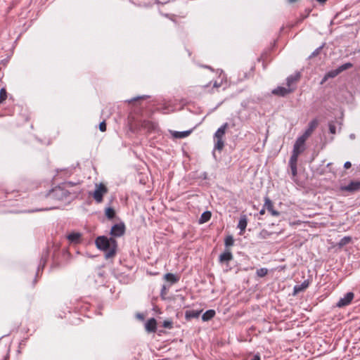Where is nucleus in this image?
I'll return each instance as SVG.
<instances>
[{
  "label": "nucleus",
  "mask_w": 360,
  "mask_h": 360,
  "mask_svg": "<svg viewBox=\"0 0 360 360\" xmlns=\"http://www.w3.org/2000/svg\"><path fill=\"white\" fill-rule=\"evenodd\" d=\"M96 244L98 248L106 252L107 258L112 257L115 255L117 243L114 238L99 236L96 240Z\"/></svg>",
  "instance_id": "f257e3e1"
},
{
  "label": "nucleus",
  "mask_w": 360,
  "mask_h": 360,
  "mask_svg": "<svg viewBox=\"0 0 360 360\" xmlns=\"http://www.w3.org/2000/svg\"><path fill=\"white\" fill-rule=\"evenodd\" d=\"M264 213H265V210H264V209L261 210H260V212H259V214H260L261 215L264 214Z\"/></svg>",
  "instance_id": "c9c22d12"
},
{
  "label": "nucleus",
  "mask_w": 360,
  "mask_h": 360,
  "mask_svg": "<svg viewBox=\"0 0 360 360\" xmlns=\"http://www.w3.org/2000/svg\"><path fill=\"white\" fill-rule=\"evenodd\" d=\"M300 78V73L297 72L295 75H290L287 78V86L291 88V86L296 83Z\"/></svg>",
  "instance_id": "dca6fc26"
},
{
  "label": "nucleus",
  "mask_w": 360,
  "mask_h": 360,
  "mask_svg": "<svg viewBox=\"0 0 360 360\" xmlns=\"http://www.w3.org/2000/svg\"><path fill=\"white\" fill-rule=\"evenodd\" d=\"M264 207L267 209L268 211L271 212L273 216H278L280 214L278 211L274 210L273 203L271 200L267 197H266L264 199Z\"/></svg>",
  "instance_id": "4468645a"
},
{
  "label": "nucleus",
  "mask_w": 360,
  "mask_h": 360,
  "mask_svg": "<svg viewBox=\"0 0 360 360\" xmlns=\"http://www.w3.org/2000/svg\"><path fill=\"white\" fill-rule=\"evenodd\" d=\"M170 19L172 20V21H175V20L172 18H170Z\"/></svg>",
  "instance_id": "ea45409f"
},
{
  "label": "nucleus",
  "mask_w": 360,
  "mask_h": 360,
  "mask_svg": "<svg viewBox=\"0 0 360 360\" xmlns=\"http://www.w3.org/2000/svg\"><path fill=\"white\" fill-rule=\"evenodd\" d=\"M351 166H352V164L349 162H346L344 165V167L345 169H349L351 167Z\"/></svg>",
  "instance_id": "473e14b6"
},
{
  "label": "nucleus",
  "mask_w": 360,
  "mask_h": 360,
  "mask_svg": "<svg viewBox=\"0 0 360 360\" xmlns=\"http://www.w3.org/2000/svg\"><path fill=\"white\" fill-rule=\"evenodd\" d=\"M353 66V65L351 63H347L342 65H340L338 68L335 70H333L327 72L324 77L323 78L321 81V84L324 83L327 79L329 78H333L335 77L337 75H338L340 72L351 68Z\"/></svg>",
  "instance_id": "7ed1b4c3"
},
{
  "label": "nucleus",
  "mask_w": 360,
  "mask_h": 360,
  "mask_svg": "<svg viewBox=\"0 0 360 360\" xmlns=\"http://www.w3.org/2000/svg\"><path fill=\"white\" fill-rule=\"evenodd\" d=\"M327 0H317V1H319V3H321V4H323Z\"/></svg>",
  "instance_id": "e433bc0d"
},
{
  "label": "nucleus",
  "mask_w": 360,
  "mask_h": 360,
  "mask_svg": "<svg viewBox=\"0 0 360 360\" xmlns=\"http://www.w3.org/2000/svg\"><path fill=\"white\" fill-rule=\"evenodd\" d=\"M95 187L96 189L93 192L92 196L98 203H100L103 201V195H105L108 191L107 187L103 184H96Z\"/></svg>",
  "instance_id": "20e7f679"
},
{
  "label": "nucleus",
  "mask_w": 360,
  "mask_h": 360,
  "mask_svg": "<svg viewBox=\"0 0 360 360\" xmlns=\"http://www.w3.org/2000/svg\"><path fill=\"white\" fill-rule=\"evenodd\" d=\"M321 49V47L317 49L313 53L312 55L311 56V57H314V56H316V55L319 54V50Z\"/></svg>",
  "instance_id": "72a5a7b5"
},
{
  "label": "nucleus",
  "mask_w": 360,
  "mask_h": 360,
  "mask_svg": "<svg viewBox=\"0 0 360 360\" xmlns=\"http://www.w3.org/2000/svg\"><path fill=\"white\" fill-rule=\"evenodd\" d=\"M229 127L228 123H225L214 134V149L218 150H221L224 146V141L223 140V137L226 133V130Z\"/></svg>",
  "instance_id": "f03ea898"
},
{
  "label": "nucleus",
  "mask_w": 360,
  "mask_h": 360,
  "mask_svg": "<svg viewBox=\"0 0 360 360\" xmlns=\"http://www.w3.org/2000/svg\"><path fill=\"white\" fill-rule=\"evenodd\" d=\"M211 212L209 211L203 212L199 219V223L203 224L208 221L211 218Z\"/></svg>",
  "instance_id": "412c9836"
},
{
  "label": "nucleus",
  "mask_w": 360,
  "mask_h": 360,
  "mask_svg": "<svg viewBox=\"0 0 360 360\" xmlns=\"http://www.w3.org/2000/svg\"><path fill=\"white\" fill-rule=\"evenodd\" d=\"M80 238H81V234L79 233H72L68 236V239L70 242L75 243H78Z\"/></svg>",
  "instance_id": "aec40b11"
},
{
  "label": "nucleus",
  "mask_w": 360,
  "mask_h": 360,
  "mask_svg": "<svg viewBox=\"0 0 360 360\" xmlns=\"http://www.w3.org/2000/svg\"><path fill=\"white\" fill-rule=\"evenodd\" d=\"M318 124L319 121L316 119L311 120L309 123L308 128L306 129V131H304L302 136L304 137L305 139H307L311 136L314 129L318 127Z\"/></svg>",
  "instance_id": "6e6552de"
},
{
  "label": "nucleus",
  "mask_w": 360,
  "mask_h": 360,
  "mask_svg": "<svg viewBox=\"0 0 360 360\" xmlns=\"http://www.w3.org/2000/svg\"><path fill=\"white\" fill-rule=\"evenodd\" d=\"M191 134V131H173L172 134L173 137L176 139H182L188 136Z\"/></svg>",
  "instance_id": "6ab92c4d"
},
{
  "label": "nucleus",
  "mask_w": 360,
  "mask_h": 360,
  "mask_svg": "<svg viewBox=\"0 0 360 360\" xmlns=\"http://www.w3.org/2000/svg\"><path fill=\"white\" fill-rule=\"evenodd\" d=\"M297 1L298 0H288V2L292 4V3H295V2Z\"/></svg>",
  "instance_id": "4c0bfd02"
},
{
  "label": "nucleus",
  "mask_w": 360,
  "mask_h": 360,
  "mask_svg": "<svg viewBox=\"0 0 360 360\" xmlns=\"http://www.w3.org/2000/svg\"><path fill=\"white\" fill-rule=\"evenodd\" d=\"M145 98V96L138 97V98H134L133 101H136V100H138L139 98Z\"/></svg>",
  "instance_id": "58836bf2"
},
{
  "label": "nucleus",
  "mask_w": 360,
  "mask_h": 360,
  "mask_svg": "<svg viewBox=\"0 0 360 360\" xmlns=\"http://www.w3.org/2000/svg\"><path fill=\"white\" fill-rule=\"evenodd\" d=\"M156 320L154 318H151L146 323V330L148 333H155L156 331Z\"/></svg>",
  "instance_id": "ddd939ff"
},
{
  "label": "nucleus",
  "mask_w": 360,
  "mask_h": 360,
  "mask_svg": "<svg viewBox=\"0 0 360 360\" xmlns=\"http://www.w3.org/2000/svg\"><path fill=\"white\" fill-rule=\"evenodd\" d=\"M341 189L349 192L357 191L360 189V181H352L347 186H342Z\"/></svg>",
  "instance_id": "9b49d317"
},
{
  "label": "nucleus",
  "mask_w": 360,
  "mask_h": 360,
  "mask_svg": "<svg viewBox=\"0 0 360 360\" xmlns=\"http://www.w3.org/2000/svg\"><path fill=\"white\" fill-rule=\"evenodd\" d=\"M125 231V226L124 224L120 223L114 225L110 231V234L114 237L122 236Z\"/></svg>",
  "instance_id": "39448f33"
},
{
  "label": "nucleus",
  "mask_w": 360,
  "mask_h": 360,
  "mask_svg": "<svg viewBox=\"0 0 360 360\" xmlns=\"http://www.w3.org/2000/svg\"><path fill=\"white\" fill-rule=\"evenodd\" d=\"M248 224V220L246 215H242L240 218L238 227L240 230V234H243V231L245 230Z\"/></svg>",
  "instance_id": "2eb2a0df"
},
{
  "label": "nucleus",
  "mask_w": 360,
  "mask_h": 360,
  "mask_svg": "<svg viewBox=\"0 0 360 360\" xmlns=\"http://www.w3.org/2000/svg\"><path fill=\"white\" fill-rule=\"evenodd\" d=\"M294 91V88H290V87H283V86H278L275 89L272 91V94L276 96H285L287 94L292 92Z\"/></svg>",
  "instance_id": "1a4fd4ad"
},
{
  "label": "nucleus",
  "mask_w": 360,
  "mask_h": 360,
  "mask_svg": "<svg viewBox=\"0 0 360 360\" xmlns=\"http://www.w3.org/2000/svg\"><path fill=\"white\" fill-rule=\"evenodd\" d=\"M306 140L307 139L302 136L299 137L294 144L292 152L301 154L304 150V143Z\"/></svg>",
  "instance_id": "423d86ee"
},
{
  "label": "nucleus",
  "mask_w": 360,
  "mask_h": 360,
  "mask_svg": "<svg viewBox=\"0 0 360 360\" xmlns=\"http://www.w3.org/2000/svg\"><path fill=\"white\" fill-rule=\"evenodd\" d=\"M173 323L171 321L166 320L163 322L162 326L165 328H172Z\"/></svg>",
  "instance_id": "c756f323"
},
{
  "label": "nucleus",
  "mask_w": 360,
  "mask_h": 360,
  "mask_svg": "<svg viewBox=\"0 0 360 360\" xmlns=\"http://www.w3.org/2000/svg\"><path fill=\"white\" fill-rule=\"evenodd\" d=\"M233 259V255L231 252L229 248L226 249V250L220 255L219 256V262L221 263L228 262Z\"/></svg>",
  "instance_id": "f8f14e48"
},
{
  "label": "nucleus",
  "mask_w": 360,
  "mask_h": 360,
  "mask_svg": "<svg viewBox=\"0 0 360 360\" xmlns=\"http://www.w3.org/2000/svg\"><path fill=\"white\" fill-rule=\"evenodd\" d=\"M165 279L167 281L171 282L172 283H174L178 281V278L176 277V276L171 273L166 274L165 275Z\"/></svg>",
  "instance_id": "b1692460"
},
{
  "label": "nucleus",
  "mask_w": 360,
  "mask_h": 360,
  "mask_svg": "<svg viewBox=\"0 0 360 360\" xmlns=\"http://www.w3.org/2000/svg\"><path fill=\"white\" fill-rule=\"evenodd\" d=\"M105 214V216L110 219H112L115 215V210L111 207L106 208Z\"/></svg>",
  "instance_id": "a878e982"
},
{
  "label": "nucleus",
  "mask_w": 360,
  "mask_h": 360,
  "mask_svg": "<svg viewBox=\"0 0 360 360\" xmlns=\"http://www.w3.org/2000/svg\"><path fill=\"white\" fill-rule=\"evenodd\" d=\"M309 285V283L307 281H304L301 285H295L294 288V292L297 294L301 291H303L306 289Z\"/></svg>",
  "instance_id": "4be33fe9"
},
{
  "label": "nucleus",
  "mask_w": 360,
  "mask_h": 360,
  "mask_svg": "<svg viewBox=\"0 0 360 360\" xmlns=\"http://www.w3.org/2000/svg\"><path fill=\"white\" fill-rule=\"evenodd\" d=\"M7 95L6 91L4 89L0 90V103L6 99Z\"/></svg>",
  "instance_id": "c85d7f7f"
},
{
  "label": "nucleus",
  "mask_w": 360,
  "mask_h": 360,
  "mask_svg": "<svg viewBox=\"0 0 360 360\" xmlns=\"http://www.w3.org/2000/svg\"><path fill=\"white\" fill-rule=\"evenodd\" d=\"M354 298L353 292H347L343 298H341L337 303V307H343L348 305Z\"/></svg>",
  "instance_id": "9d476101"
},
{
  "label": "nucleus",
  "mask_w": 360,
  "mask_h": 360,
  "mask_svg": "<svg viewBox=\"0 0 360 360\" xmlns=\"http://www.w3.org/2000/svg\"><path fill=\"white\" fill-rule=\"evenodd\" d=\"M351 240H352V238L349 236H345V237L342 238L339 242V246L342 247V246L348 244L349 243H350Z\"/></svg>",
  "instance_id": "bb28decb"
},
{
  "label": "nucleus",
  "mask_w": 360,
  "mask_h": 360,
  "mask_svg": "<svg viewBox=\"0 0 360 360\" xmlns=\"http://www.w3.org/2000/svg\"><path fill=\"white\" fill-rule=\"evenodd\" d=\"M226 249L229 248V247L233 245L234 240L231 236H228L226 237L224 240Z\"/></svg>",
  "instance_id": "393cba45"
},
{
  "label": "nucleus",
  "mask_w": 360,
  "mask_h": 360,
  "mask_svg": "<svg viewBox=\"0 0 360 360\" xmlns=\"http://www.w3.org/2000/svg\"><path fill=\"white\" fill-rule=\"evenodd\" d=\"M299 155V153L292 152L289 160V165L293 176L297 175V162Z\"/></svg>",
  "instance_id": "0eeeda50"
},
{
  "label": "nucleus",
  "mask_w": 360,
  "mask_h": 360,
  "mask_svg": "<svg viewBox=\"0 0 360 360\" xmlns=\"http://www.w3.org/2000/svg\"><path fill=\"white\" fill-rule=\"evenodd\" d=\"M214 315H215V311L213 309H210V310H207V311H205L202 314V319L204 321H207L212 319L214 316Z\"/></svg>",
  "instance_id": "f3484780"
},
{
  "label": "nucleus",
  "mask_w": 360,
  "mask_h": 360,
  "mask_svg": "<svg viewBox=\"0 0 360 360\" xmlns=\"http://www.w3.org/2000/svg\"><path fill=\"white\" fill-rule=\"evenodd\" d=\"M329 131L331 134H335L336 133V127L333 122L329 123Z\"/></svg>",
  "instance_id": "7c9ffc66"
},
{
  "label": "nucleus",
  "mask_w": 360,
  "mask_h": 360,
  "mask_svg": "<svg viewBox=\"0 0 360 360\" xmlns=\"http://www.w3.org/2000/svg\"><path fill=\"white\" fill-rule=\"evenodd\" d=\"M251 360H260V358L258 355H255Z\"/></svg>",
  "instance_id": "f704fd0d"
},
{
  "label": "nucleus",
  "mask_w": 360,
  "mask_h": 360,
  "mask_svg": "<svg viewBox=\"0 0 360 360\" xmlns=\"http://www.w3.org/2000/svg\"><path fill=\"white\" fill-rule=\"evenodd\" d=\"M268 273V269L266 268H261L257 271V275L259 277H264Z\"/></svg>",
  "instance_id": "cd10ccee"
},
{
  "label": "nucleus",
  "mask_w": 360,
  "mask_h": 360,
  "mask_svg": "<svg viewBox=\"0 0 360 360\" xmlns=\"http://www.w3.org/2000/svg\"><path fill=\"white\" fill-rule=\"evenodd\" d=\"M201 313L200 310H188L186 311V319L198 318Z\"/></svg>",
  "instance_id": "a211bd4d"
},
{
  "label": "nucleus",
  "mask_w": 360,
  "mask_h": 360,
  "mask_svg": "<svg viewBox=\"0 0 360 360\" xmlns=\"http://www.w3.org/2000/svg\"><path fill=\"white\" fill-rule=\"evenodd\" d=\"M143 127L148 130H155L157 127V124L150 121H144Z\"/></svg>",
  "instance_id": "5701e85b"
},
{
  "label": "nucleus",
  "mask_w": 360,
  "mask_h": 360,
  "mask_svg": "<svg viewBox=\"0 0 360 360\" xmlns=\"http://www.w3.org/2000/svg\"><path fill=\"white\" fill-rule=\"evenodd\" d=\"M99 129L101 131H105L106 130V124L105 122H102L99 124Z\"/></svg>",
  "instance_id": "2f4dec72"
}]
</instances>
